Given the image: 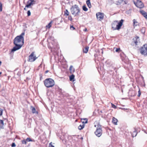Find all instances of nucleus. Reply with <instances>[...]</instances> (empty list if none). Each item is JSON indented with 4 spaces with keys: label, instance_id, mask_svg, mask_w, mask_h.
Segmentation results:
<instances>
[{
    "label": "nucleus",
    "instance_id": "obj_1",
    "mask_svg": "<svg viewBox=\"0 0 147 147\" xmlns=\"http://www.w3.org/2000/svg\"><path fill=\"white\" fill-rule=\"evenodd\" d=\"M25 33L22 32L19 36H16L14 39L13 43L15 46L11 50V52H14L20 49L24 43V38L23 36Z\"/></svg>",
    "mask_w": 147,
    "mask_h": 147
},
{
    "label": "nucleus",
    "instance_id": "obj_2",
    "mask_svg": "<svg viewBox=\"0 0 147 147\" xmlns=\"http://www.w3.org/2000/svg\"><path fill=\"white\" fill-rule=\"evenodd\" d=\"M70 11L71 14L75 16H79L80 12V8L76 5H72L70 8Z\"/></svg>",
    "mask_w": 147,
    "mask_h": 147
},
{
    "label": "nucleus",
    "instance_id": "obj_3",
    "mask_svg": "<svg viewBox=\"0 0 147 147\" xmlns=\"http://www.w3.org/2000/svg\"><path fill=\"white\" fill-rule=\"evenodd\" d=\"M44 83L45 86L48 88L53 86L55 84L54 80L51 78L46 79L44 81Z\"/></svg>",
    "mask_w": 147,
    "mask_h": 147
},
{
    "label": "nucleus",
    "instance_id": "obj_4",
    "mask_svg": "<svg viewBox=\"0 0 147 147\" xmlns=\"http://www.w3.org/2000/svg\"><path fill=\"white\" fill-rule=\"evenodd\" d=\"M96 135L98 137H100L102 134V126L99 124L97 125L96 130L94 132Z\"/></svg>",
    "mask_w": 147,
    "mask_h": 147
},
{
    "label": "nucleus",
    "instance_id": "obj_5",
    "mask_svg": "<svg viewBox=\"0 0 147 147\" xmlns=\"http://www.w3.org/2000/svg\"><path fill=\"white\" fill-rule=\"evenodd\" d=\"M140 53L142 55H147V44L144 45L141 48Z\"/></svg>",
    "mask_w": 147,
    "mask_h": 147
},
{
    "label": "nucleus",
    "instance_id": "obj_6",
    "mask_svg": "<svg viewBox=\"0 0 147 147\" xmlns=\"http://www.w3.org/2000/svg\"><path fill=\"white\" fill-rule=\"evenodd\" d=\"M37 57H36L34 55V52H32L31 54L29 56L28 61L32 62L34 61Z\"/></svg>",
    "mask_w": 147,
    "mask_h": 147
},
{
    "label": "nucleus",
    "instance_id": "obj_7",
    "mask_svg": "<svg viewBox=\"0 0 147 147\" xmlns=\"http://www.w3.org/2000/svg\"><path fill=\"white\" fill-rule=\"evenodd\" d=\"M123 21L124 20L123 19H121L119 22H118V21H117V24L116 25L115 30H119L120 29L121 27L123 24Z\"/></svg>",
    "mask_w": 147,
    "mask_h": 147
},
{
    "label": "nucleus",
    "instance_id": "obj_8",
    "mask_svg": "<svg viewBox=\"0 0 147 147\" xmlns=\"http://www.w3.org/2000/svg\"><path fill=\"white\" fill-rule=\"evenodd\" d=\"M135 4L136 7L140 8H142L144 7V5L143 3L141 1H138L136 4Z\"/></svg>",
    "mask_w": 147,
    "mask_h": 147
},
{
    "label": "nucleus",
    "instance_id": "obj_9",
    "mask_svg": "<svg viewBox=\"0 0 147 147\" xmlns=\"http://www.w3.org/2000/svg\"><path fill=\"white\" fill-rule=\"evenodd\" d=\"M35 1L34 0H28L27 2V4L26 6V7L28 8L30 6L32 5L35 4Z\"/></svg>",
    "mask_w": 147,
    "mask_h": 147
},
{
    "label": "nucleus",
    "instance_id": "obj_10",
    "mask_svg": "<svg viewBox=\"0 0 147 147\" xmlns=\"http://www.w3.org/2000/svg\"><path fill=\"white\" fill-rule=\"evenodd\" d=\"M96 16L97 19L100 21L102 20L103 18V14L100 12L96 14Z\"/></svg>",
    "mask_w": 147,
    "mask_h": 147
},
{
    "label": "nucleus",
    "instance_id": "obj_11",
    "mask_svg": "<svg viewBox=\"0 0 147 147\" xmlns=\"http://www.w3.org/2000/svg\"><path fill=\"white\" fill-rule=\"evenodd\" d=\"M116 4L117 5H119L122 3L123 4H126L127 3V1H124L123 0H118V1L116 2Z\"/></svg>",
    "mask_w": 147,
    "mask_h": 147
},
{
    "label": "nucleus",
    "instance_id": "obj_12",
    "mask_svg": "<svg viewBox=\"0 0 147 147\" xmlns=\"http://www.w3.org/2000/svg\"><path fill=\"white\" fill-rule=\"evenodd\" d=\"M140 12L141 14L143 16L147 19V13L143 10H140Z\"/></svg>",
    "mask_w": 147,
    "mask_h": 147
},
{
    "label": "nucleus",
    "instance_id": "obj_13",
    "mask_svg": "<svg viewBox=\"0 0 147 147\" xmlns=\"http://www.w3.org/2000/svg\"><path fill=\"white\" fill-rule=\"evenodd\" d=\"M117 24V21H115L112 24V28L113 30H115L116 25Z\"/></svg>",
    "mask_w": 147,
    "mask_h": 147
},
{
    "label": "nucleus",
    "instance_id": "obj_14",
    "mask_svg": "<svg viewBox=\"0 0 147 147\" xmlns=\"http://www.w3.org/2000/svg\"><path fill=\"white\" fill-rule=\"evenodd\" d=\"M139 40V37L136 36L135 38V39H133V43H134L136 45H137L138 41Z\"/></svg>",
    "mask_w": 147,
    "mask_h": 147
},
{
    "label": "nucleus",
    "instance_id": "obj_15",
    "mask_svg": "<svg viewBox=\"0 0 147 147\" xmlns=\"http://www.w3.org/2000/svg\"><path fill=\"white\" fill-rule=\"evenodd\" d=\"M137 131L136 129H134V131H133V133L131 134L132 137H136L137 136Z\"/></svg>",
    "mask_w": 147,
    "mask_h": 147
},
{
    "label": "nucleus",
    "instance_id": "obj_16",
    "mask_svg": "<svg viewBox=\"0 0 147 147\" xmlns=\"http://www.w3.org/2000/svg\"><path fill=\"white\" fill-rule=\"evenodd\" d=\"M75 76L74 75L72 74L69 76V80L71 81L74 82L75 81L74 79Z\"/></svg>",
    "mask_w": 147,
    "mask_h": 147
},
{
    "label": "nucleus",
    "instance_id": "obj_17",
    "mask_svg": "<svg viewBox=\"0 0 147 147\" xmlns=\"http://www.w3.org/2000/svg\"><path fill=\"white\" fill-rule=\"evenodd\" d=\"M69 70L70 71L71 73H73L75 71V69L73 67L72 65H71L69 67Z\"/></svg>",
    "mask_w": 147,
    "mask_h": 147
},
{
    "label": "nucleus",
    "instance_id": "obj_18",
    "mask_svg": "<svg viewBox=\"0 0 147 147\" xmlns=\"http://www.w3.org/2000/svg\"><path fill=\"white\" fill-rule=\"evenodd\" d=\"M112 122L115 125H117V119L113 117L112 119Z\"/></svg>",
    "mask_w": 147,
    "mask_h": 147
},
{
    "label": "nucleus",
    "instance_id": "obj_19",
    "mask_svg": "<svg viewBox=\"0 0 147 147\" xmlns=\"http://www.w3.org/2000/svg\"><path fill=\"white\" fill-rule=\"evenodd\" d=\"M31 109L32 112L33 113H38V112L37 111H36V109L35 108L32 106L31 107Z\"/></svg>",
    "mask_w": 147,
    "mask_h": 147
},
{
    "label": "nucleus",
    "instance_id": "obj_20",
    "mask_svg": "<svg viewBox=\"0 0 147 147\" xmlns=\"http://www.w3.org/2000/svg\"><path fill=\"white\" fill-rule=\"evenodd\" d=\"M86 3L89 8H90L91 7V5L90 0H87L86 1Z\"/></svg>",
    "mask_w": 147,
    "mask_h": 147
},
{
    "label": "nucleus",
    "instance_id": "obj_21",
    "mask_svg": "<svg viewBox=\"0 0 147 147\" xmlns=\"http://www.w3.org/2000/svg\"><path fill=\"white\" fill-rule=\"evenodd\" d=\"M81 122L83 123H87L88 120L87 119H82Z\"/></svg>",
    "mask_w": 147,
    "mask_h": 147
},
{
    "label": "nucleus",
    "instance_id": "obj_22",
    "mask_svg": "<svg viewBox=\"0 0 147 147\" xmlns=\"http://www.w3.org/2000/svg\"><path fill=\"white\" fill-rule=\"evenodd\" d=\"M89 47H86L85 49H83V52L85 53H87L88 51Z\"/></svg>",
    "mask_w": 147,
    "mask_h": 147
},
{
    "label": "nucleus",
    "instance_id": "obj_23",
    "mask_svg": "<svg viewBox=\"0 0 147 147\" xmlns=\"http://www.w3.org/2000/svg\"><path fill=\"white\" fill-rule=\"evenodd\" d=\"M85 125L83 124L82 125H80L78 127V129L80 130L83 129Z\"/></svg>",
    "mask_w": 147,
    "mask_h": 147
},
{
    "label": "nucleus",
    "instance_id": "obj_24",
    "mask_svg": "<svg viewBox=\"0 0 147 147\" xmlns=\"http://www.w3.org/2000/svg\"><path fill=\"white\" fill-rule=\"evenodd\" d=\"M133 22L134 26H137V24L138 23L137 21L135 19H134L133 20Z\"/></svg>",
    "mask_w": 147,
    "mask_h": 147
},
{
    "label": "nucleus",
    "instance_id": "obj_25",
    "mask_svg": "<svg viewBox=\"0 0 147 147\" xmlns=\"http://www.w3.org/2000/svg\"><path fill=\"white\" fill-rule=\"evenodd\" d=\"M69 12L67 9H66L64 11V14L67 16L69 15Z\"/></svg>",
    "mask_w": 147,
    "mask_h": 147
},
{
    "label": "nucleus",
    "instance_id": "obj_26",
    "mask_svg": "<svg viewBox=\"0 0 147 147\" xmlns=\"http://www.w3.org/2000/svg\"><path fill=\"white\" fill-rule=\"evenodd\" d=\"M52 22H51L47 25L46 26V27L47 28H49L51 26V23Z\"/></svg>",
    "mask_w": 147,
    "mask_h": 147
},
{
    "label": "nucleus",
    "instance_id": "obj_27",
    "mask_svg": "<svg viewBox=\"0 0 147 147\" xmlns=\"http://www.w3.org/2000/svg\"><path fill=\"white\" fill-rule=\"evenodd\" d=\"M83 10L85 11H87L88 9L85 5H84L82 7Z\"/></svg>",
    "mask_w": 147,
    "mask_h": 147
},
{
    "label": "nucleus",
    "instance_id": "obj_28",
    "mask_svg": "<svg viewBox=\"0 0 147 147\" xmlns=\"http://www.w3.org/2000/svg\"><path fill=\"white\" fill-rule=\"evenodd\" d=\"M141 32L144 34L145 32V28H142L141 30Z\"/></svg>",
    "mask_w": 147,
    "mask_h": 147
},
{
    "label": "nucleus",
    "instance_id": "obj_29",
    "mask_svg": "<svg viewBox=\"0 0 147 147\" xmlns=\"http://www.w3.org/2000/svg\"><path fill=\"white\" fill-rule=\"evenodd\" d=\"M26 140L27 142H30V141H32V139L30 138H27L26 139Z\"/></svg>",
    "mask_w": 147,
    "mask_h": 147
},
{
    "label": "nucleus",
    "instance_id": "obj_30",
    "mask_svg": "<svg viewBox=\"0 0 147 147\" xmlns=\"http://www.w3.org/2000/svg\"><path fill=\"white\" fill-rule=\"evenodd\" d=\"M22 144H26L27 142L26 140H24L22 141Z\"/></svg>",
    "mask_w": 147,
    "mask_h": 147
},
{
    "label": "nucleus",
    "instance_id": "obj_31",
    "mask_svg": "<svg viewBox=\"0 0 147 147\" xmlns=\"http://www.w3.org/2000/svg\"><path fill=\"white\" fill-rule=\"evenodd\" d=\"M2 4L0 2V12L2 11Z\"/></svg>",
    "mask_w": 147,
    "mask_h": 147
},
{
    "label": "nucleus",
    "instance_id": "obj_32",
    "mask_svg": "<svg viewBox=\"0 0 147 147\" xmlns=\"http://www.w3.org/2000/svg\"><path fill=\"white\" fill-rule=\"evenodd\" d=\"M68 19L71 21L72 20V16H69L68 17Z\"/></svg>",
    "mask_w": 147,
    "mask_h": 147
},
{
    "label": "nucleus",
    "instance_id": "obj_33",
    "mask_svg": "<svg viewBox=\"0 0 147 147\" xmlns=\"http://www.w3.org/2000/svg\"><path fill=\"white\" fill-rule=\"evenodd\" d=\"M70 29L71 30H74L75 29V28L73 26H71L70 27Z\"/></svg>",
    "mask_w": 147,
    "mask_h": 147
},
{
    "label": "nucleus",
    "instance_id": "obj_34",
    "mask_svg": "<svg viewBox=\"0 0 147 147\" xmlns=\"http://www.w3.org/2000/svg\"><path fill=\"white\" fill-rule=\"evenodd\" d=\"M3 113V110L0 108V116L2 115Z\"/></svg>",
    "mask_w": 147,
    "mask_h": 147
},
{
    "label": "nucleus",
    "instance_id": "obj_35",
    "mask_svg": "<svg viewBox=\"0 0 147 147\" xmlns=\"http://www.w3.org/2000/svg\"><path fill=\"white\" fill-rule=\"evenodd\" d=\"M27 14L28 16H29L31 15V13L30 10H28L27 11Z\"/></svg>",
    "mask_w": 147,
    "mask_h": 147
},
{
    "label": "nucleus",
    "instance_id": "obj_36",
    "mask_svg": "<svg viewBox=\"0 0 147 147\" xmlns=\"http://www.w3.org/2000/svg\"><path fill=\"white\" fill-rule=\"evenodd\" d=\"M0 123L1 124L3 125V126L4 125L3 121V120H0Z\"/></svg>",
    "mask_w": 147,
    "mask_h": 147
},
{
    "label": "nucleus",
    "instance_id": "obj_37",
    "mask_svg": "<svg viewBox=\"0 0 147 147\" xmlns=\"http://www.w3.org/2000/svg\"><path fill=\"white\" fill-rule=\"evenodd\" d=\"M49 147H54V146L52 144V142L49 144Z\"/></svg>",
    "mask_w": 147,
    "mask_h": 147
},
{
    "label": "nucleus",
    "instance_id": "obj_38",
    "mask_svg": "<svg viewBox=\"0 0 147 147\" xmlns=\"http://www.w3.org/2000/svg\"><path fill=\"white\" fill-rule=\"evenodd\" d=\"M112 107L113 108H114V109H116V107L114 105L111 103Z\"/></svg>",
    "mask_w": 147,
    "mask_h": 147
},
{
    "label": "nucleus",
    "instance_id": "obj_39",
    "mask_svg": "<svg viewBox=\"0 0 147 147\" xmlns=\"http://www.w3.org/2000/svg\"><path fill=\"white\" fill-rule=\"evenodd\" d=\"M141 92L140 91V90H139L138 91V97H140V95H141Z\"/></svg>",
    "mask_w": 147,
    "mask_h": 147
},
{
    "label": "nucleus",
    "instance_id": "obj_40",
    "mask_svg": "<svg viewBox=\"0 0 147 147\" xmlns=\"http://www.w3.org/2000/svg\"><path fill=\"white\" fill-rule=\"evenodd\" d=\"M12 147H14L16 146V145L14 143H13L11 144Z\"/></svg>",
    "mask_w": 147,
    "mask_h": 147
},
{
    "label": "nucleus",
    "instance_id": "obj_41",
    "mask_svg": "<svg viewBox=\"0 0 147 147\" xmlns=\"http://www.w3.org/2000/svg\"><path fill=\"white\" fill-rule=\"evenodd\" d=\"M120 50V48H117L115 50V51L118 52Z\"/></svg>",
    "mask_w": 147,
    "mask_h": 147
},
{
    "label": "nucleus",
    "instance_id": "obj_42",
    "mask_svg": "<svg viewBox=\"0 0 147 147\" xmlns=\"http://www.w3.org/2000/svg\"><path fill=\"white\" fill-rule=\"evenodd\" d=\"M83 31L85 32H86L87 31V28H85L84 29Z\"/></svg>",
    "mask_w": 147,
    "mask_h": 147
},
{
    "label": "nucleus",
    "instance_id": "obj_43",
    "mask_svg": "<svg viewBox=\"0 0 147 147\" xmlns=\"http://www.w3.org/2000/svg\"><path fill=\"white\" fill-rule=\"evenodd\" d=\"M49 72V71L48 70H47V71H45V73H48V72Z\"/></svg>",
    "mask_w": 147,
    "mask_h": 147
},
{
    "label": "nucleus",
    "instance_id": "obj_44",
    "mask_svg": "<svg viewBox=\"0 0 147 147\" xmlns=\"http://www.w3.org/2000/svg\"><path fill=\"white\" fill-rule=\"evenodd\" d=\"M142 78L143 79V81H144V78L143 76L142 77Z\"/></svg>",
    "mask_w": 147,
    "mask_h": 147
},
{
    "label": "nucleus",
    "instance_id": "obj_45",
    "mask_svg": "<svg viewBox=\"0 0 147 147\" xmlns=\"http://www.w3.org/2000/svg\"><path fill=\"white\" fill-rule=\"evenodd\" d=\"M26 7H25L24 8V10H26Z\"/></svg>",
    "mask_w": 147,
    "mask_h": 147
},
{
    "label": "nucleus",
    "instance_id": "obj_46",
    "mask_svg": "<svg viewBox=\"0 0 147 147\" xmlns=\"http://www.w3.org/2000/svg\"><path fill=\"white\" fill-rule=\"evenodd\" d=\"M96 126H97V125H94V126L95 127H96Z\"/></svg>",
    "mask_w": 147,
    "mask_h": 147
},
{
    "label": "nucleus",
    "instance_id": "obj_47",
    "mask_svg": "<svg viewBox=\"0 0 147 147\" xmlns=\"http://www.w3.org/2000/svg\"><path fill=\"white\" fill-rule=\"evenodd\" d=\"M83 139V138H81V139Z\"/></svg>",
    "mask_w": 147,
    "mask_h": 147
},
{
    "label": "nucleus",
    "instance_id": "obj_48",
    "mask_svg": "<svg viewBox=\"0 0 147 147\" xmlns=\"http://www.w3.org/2000/svg\"><path fill=\"white\" fill-rule=\"evenodd\" d=\"M102 53H103V51H102Z\"/></svg>",
    "mask_w": 147,
    "mask_h": 147
}]
</instances>
